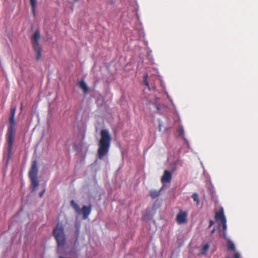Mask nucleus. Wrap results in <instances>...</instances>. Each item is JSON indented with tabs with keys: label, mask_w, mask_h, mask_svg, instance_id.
<instances>
[{
	"label": "nucleus",
	"mask_w": 258,
	"mask_h": 258,
	"mask_svg": "<svg viewBox=\"0 0 258 258\" xmlns=\"http://www.w3.org/2000/svg\"><path fill=\"white\" fill-rule=\"evenodd\" d=\"M16 111V107L11 108L10 115L9 119V125L6 135V144L7 146V156L8 161L11 158L13 144L15 138V115Z\"/></svg>",
	"instance_id": "nucleus-1"
},
{
	"label": "nucleus",
	"mask_w": 258,
	"mask_h": 258,
	"mask_svg": "<svg viewBox=\"0 0 258 258\" xmlns=\"http://www.w3.org/2000/svg\"><path fill=\"white\" fill-rule=\"evenodd\" d=\"M100 134V139L98 143L97 154L98 158L102 159L109 152L111 137L109 132L106 130H102Z\"/></svg>",
	"instance_id": "nucleus-2"
},
{
	"label": "nucleus",
	"mask_w": 258,
	"mask_h": 258,
	"mask_svg": "<svg viewBox=\"0 0 258 258\" xmlns=\"http://www.w3.org/2000/svg\"><path fill=\"white\" fill-rule=\"evenodd\" d=\"M38 168L36 161H33L30 170L29 172V177L31 180L30 189L31 191L36 190L39 186V182L37 180Z\"/></svg>",
	"instance_id": "nucleus-3"
},
{
	"label": "nucleus",
	"mask_w": 258,
	"mask_h": 258,
	"mask_svg": "<svg viewBox=\"0 0 258 258\" xmlns=\"http://www.w3.org/2000/svg\"><path fill=\"white\" fill-rule=\"evenodd\" d=\"M53 235L56 241L58 247H62L66 242V236L63 227L58 223L53 230Z\"/></svg>",
	"instance_id": "nucleus-4"
},
{
	"label": "nucleus",
	"mask_w": 258,
	"mask_h": 258,
	"mask_svg": "<svg viewBox=\"0 0 258 258\" xmlns=\"http://www.w3.org/2000/svg\"><path fill=\"white\" fill-rule=\"evenodd\" d=\"M188 213L180 209L176 217V221L178 224H183L187 221Z\"/></svg>",
	"instance_id": "nucleus-5"
},
{
	"label": "nucleus",
	"mask_w": 258,
	"mask_h": 258,
	"mask_svg": "<svg viewBox=\"0 0 258 258\" xmlns=\"http://www.w3.org/2000/svg\"><path fill=\"white\" fill-rule=\"evenodd\" d=\"M80 210L81 213L79 214H82L83 219H86L91 212L92 206L91 204L89 206H84Z\"/></svg>",
	"instance_id": "nucleus-6"
},
{
	"label": "nucleus",
	"mask_w": 258,
	"mask_h": 258,
	"mask_svg": "<svg viewBox=\"0 0 258 258\" xmlns=\"http://www.w3.org/2000/svg\"><path fill=\"white\" fill-rule=\"evenodd\" d=\"M171 173L168 170H165L163 175L161 178V181L162 183H169L171 182Z\"/></svg>",
	"instance_id": "nucleus-7"
},
{
	"label": "nucleus",
	"mask_w": 258,
	"mask_h": 258,
	"mask_svg": "<svg viewBox=\"0 0 258 258\" xmlns=\"http://www.w3.org/2000/svg\"><path fill=\"white\" fill-rule=\"evenodd\" d=\"M40 38V34L39 31L36 30L31 38L33 46L39 45V40Z\"/></svg>",
	"instance_id": "nucleus-8"
},
{
	"label": "nucleus",
	"mask_w": 258,
	"mask_h": 258,
	"mask_svg": "<svg viewBox=\"0 0 258 258\" xmlns=\"http://www.w3.org/2000/svg\"><path fill=\"white\" fill-rule=\"evenodd\" d=\"M215 219L217 221H220L221 222L223 221H225V220H226L224 214L223 208H221L220 210L216 213Z\"/></svg>",
	"instance_id": "nucleus-9"
},
{
	"label": "nucleus",
	"mask_w": 258,
	"mask_h": 258,
	"mask_svg": "<svg viewBox=\"0 0 258 258\" xmlns=\"http://www.w3.org/2000/svg\"><path fill=\"white\" fill-rule=\"evenodd\" d=\"M35 53V57L37 61H39L41 57L42 49L40 45L33 46Z\"/></svg>",
	"instance_id": "nucleus-10"
},
{
	"label": "nucleus",
	"mask_w": 258,
	"mask_h": 258,
	"mask_svg": "<svg viewBox=\"0 0 258 258\" xmlns=\"http://www.w3.org/2000/svg\"><path fill=\"white\" fill-rule=\"evenodd\" d=\"M161 190L162 188L158 190H151L150 191V196L152 199H155L160 196Z\"/></svg>",
	"instance_id": "nucleus-11"
},
{
	"label": "nucleus",
	"mask_w": 258,
	"mask_h": 258,
	"mask_svg": "<svg viewBox=\"0 0 258 258\" xmlns=\"http://www.w3.org/2000/svg\"><path fill=\"white\" fill-rule=\"evenodd\" d=\"M78 85H79L80 88L83 90V91L84 93H87L88 92L89 88L88 87L87 84L85 83V82L83 80L80 81L78 83Z\"/></svg>",
	"instance_id": "nucleus-12"
},
{
	"label": "nucleus",
	"mask_w": 258,
	"mask_h": 258,
	"mask_svg": "<svg viewBox=\"0 0 258 258\" xmlns=\"http://www.w3.org/2000/svg\"><path fill=\"white\" fill-rule=\"evenodd\" d=\"M32 13L34 16H35V9L37 6V1L36 0H30Z\"/></svg>",
	"instance_id": "nucleus-13"
},
{
	"label": "nucleus",
	"mask_w": 258,
	"mask_h": 258,
	"mask_svg": "<svg viewBox=\"0 0 258 258\" xmlns=\"http://www.w3.org/2000/svg\"><path fill=\"white\" fill-rule=\"evenodd\" d=\"M71 205L74 209L76 213L78 214H80L81 213V210L79 206L74 200H72L71 201Z\"/></svg>",
	"instance_id": "nucleus-14"
},
{
	"label": "nucleus",
	"mask_w": 258,
	"mask_h": 258,
	"mask_svg": "<svg viewBox=\"0 0 258 258\" xmlns=\"http://www.w3.org/2000/svg\"><path fill=\"white\" fill-rule=\"evenodd\" d=\"M210 248V245L208 244H206L204 245H203L201 251L200 253V255H205L207 252L208 251Z\"/></svg>",
	"instance_id": "nucleus-15"
},
{
	"label": "nucleus",
	"mask_w": 258,
	"mask_h": 258,
	"mask_svg": "<svg viewBox=\"0 0 258 258\" xmlns=\"http://www.w3.org/2000/svg\"><path fill=\"white\" fill-rule=\"evenodd\" d=\"M191 197L193 199V200H194V201L197 202V204L199 205L200 203V200L199 199V196H198V194L196 192H194L192 194Z\"/></svg>",
	"instance_id": "nucleus-16"
},
{
	"label": "nucleus",
	"mask_w": 258,
	"mask_h": 258,
	"mask_svg": "<svg viewBox=\"0 0 258 258\" xmlns=\"http://www.w3.org/2000/svg\"><path fill=\"white\" fill-rule=\"evenodd\" d=\"M228 249L230 250H234L235 249V245L232 242H229L228 243Z\"/></svg>",
	"instance_id": "nucleus-17"
},
{
	"label": "nucleus",
	"mask_w": 258,
	"mask_h": 258,
	"mask_svg": "<svg viewBox=\"0 0 258 258\" xmlns=\"http://www.w3.org/2000/svg\"><path fill=\"white\" fill-rule=\"evenodd\" d=\"M148 75L147 74H146L144 76L143 82H144V84H146L147 83H148Z\"/></svg>",
	"instance_id": "nucleus-18"
},
{
	"label": "nucleus",
	"mask_w": 258,
	"mask_h": 258,
	"mask_svg": "<svg viewBox=\"0 0 258 258\" xmlns=\"http://www.w3.org/2000/svg\"><path fill=\"white\" fill-rule=\"evenodd\" d=\"M221 223L222 225L223 230H226V229L227 228L226 220H225V221H223L221 222Z\"/></svg>",
	"instance_id": "nucleus-19"
},
{
	"label": "nucleus",
	"mask_w": 258,
	"mask_h": 258,
	"mask_svg": "<svg viewBox=\"0 0 258 258\" xmlns=\"http://www.w3.org/2000/svg\"><path fill=\"white\" fill-rule=\"evenodd\" d=\"M45 192V189L44 188L42 191L39 192V195L40 197H42Z\"/></svg>",
	"instance_id": "nucleus-20"
},
{
	"label": "nucleus",
	"mask_w": 258,
	"mask_h": 258,
	"mask_svg": "<svg viewBox=\"0 0 258 258\" xmlns=\"http://www.w3.org/2000/svg\"><path fill=\"white\" fill-rule=\"evenodd\" d=\"M234 258H240V254L238 252H235L234 255Z\"/></svg>",
	"instance_id": "nucleus-21"
},
{
	"label": "nucleus",
	"mask_w": 258,
	"mask_h": 258,
	"mask_svg": "<svg viewBox=\"0 0 258 258\" xmlns=\"http://www.w3.org/2000/svg\"><path fill=\"white\" fill-rule=\"evenodd\" d=\"M214 224V222L213 220H211L209 222V228H210L211 226H212Z\"/></svg>",
	"instance_id": "nucleus-22"
},
{
	"label": "nucleus",
	"mask_w": 258,
	"mask_h": 258,
	"mask_svg": "<svg viewBox=\"0 0 258 258\" xmlns=\"http://www.w3.org/2000/svg\"><path fill=\"white\" fill-rule=\"evenodd\" d=\"M155 108L157 109V110L159 111L161 110V106L160 105L156 104L155 105Z\"/></svg>",
	"instance_id": "nucleus-23"
},
{
	"label": "nucleus",
	"mask_w": 258,
	"mask_h": 258,
	"mask_svg": "<svg viewBox=\"0 0 258 258\" xmlns=\"http://www.w3.org/2000/svg\"><path fill=\"white\" fill-rule=\"evenodd\" d=\"M145 85L146 86V87L148 88V89H149V90H151V88H150V85H149V82H148V83H146V84H145Z\"/></svg>",
	"instance_id": "nucleus-24"
},
{
	"label": "nucleus",
	"mask_w": 258,
	"mask_h": 258,
	"mask_svg": "<svg viewBox=\"0 0 258 258\" xmlns=\"http://www.w3.org/2000/svg\"><path fill=\"white\" fill-rule=\"evenodd\" d=\"M76 227H77V235L78 236L79 234V226L76 225Z\"/></svg>",
	"instance_id": "nucleus-25"
},
{
	"label": "nucleus",
	"mask_w": 258,
	"mask_h": 258,
	"mask_svg": "<svg viewBox=\"0 0 258 258\" xmlns=\"http://www.w3.org/2000/svg\"><path fill=\"white\" fill-rule=\"evenodd\" d=\"M179 134H180V135H181V134H182V133L183 132V130H182V129H180V130H179Z\"/></svg>",
	"instance_id": "nucleus-26"
},
{
	"label": "nucleus",
	"mask_w": 258,
	"mask_h": 258,
	"mask_svg": "<svg viewBox=\"0 0 258 258\" xmlns=\"http://www.w3.org/2000/svg\"><path fill=\"white\" fill-rule=\"evenodd\" d=\"M159 130L160 131H161V125L160 124H159Z\"/></svg>",
	"instance_id": "nucleus-27"
},
{
	"label": "nucleus",
	"mask_w": 258,
	"mask_h": 258,
	"mask_svg": "<svg viewBox=\"0 0 258 258\" xmlns=\"http://www.w3.org/2000/svg\"><path fill=\"white\" fill-rule=\"evenodd\" d=\"M20 109H21V110H22V109H23V104H22V103L21 104Z\"/></svg>",
	"instance_id": "nucleus-28"
},
{
	"label": "nucleus",
	"mask_w": 258,
	"mask_h": 258,
	"mask_svg": "<svg viewBox=\"0 0 258 258\" xmlns=\"http://www.w3.org/2000/svg\"><path fill=\"white\" fill-rule=\"evenodd\" d=\"M215 232V229H213L212 231H211V234H213Z\"/></svg>",
	"instance_id": "nucleus-29"
},
{
	"label": "nucleus",
	"mask_w": 258,
	"mask_h": 258,
	"mask_svg": "<svg viewBox=\"0 0 258 258\" xmlns=\"http://www.w3.org/2000/svg\"><path fill=\"white\" fill-rule=\"evenodd\" d=\"M74 1L75 2H76L77 1V0H74Z\"/></svg>",
	"instance_id": "nucleus-30"
},
{
	"label": "nucleus",
	"mask_w": 258,
	"mask_h": 258,
	"mask_svg": "<svg viewBox=\"0 0 258 258\" xmlns=\"http://www.w3.org/2000/svg\"><path fill=\"white\" fill-rule=\"evenodd\" d=\"M226 258H230L229 256H227Z\"/></svg>",
	"instance_id": "nucleus-31"
}]
</instances>
